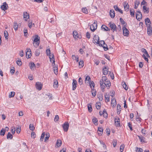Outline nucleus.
I'll return each mask as SVG.
<instances>
[{
    "instance_id": "obj_17",
    "label": "nucleus",
    "mask_w": 152,
    "mask_h": 152,
    "mask_svg": "<svg viewBox=\"0 0 152 152\" xmlns=\"http://www.w3.org/2000/svg\"><path fill=\"white\" fill-rule=\"evenodd\" d=\"M104 84L106 86L107 88H109L110 86H111V83L108 80H107L105 82H104Z\"/></svg>"
},
{
    "instance_id": "obj_34",
    "label": "nucleus",
    "mask_w": 152,
    "mask_h": 152,
    "mask_svg": "<svg viewBox=\"0 0 152 152\" xmlns=\"http://www.w3.org/2000/svg\"><path fill=\"white\" fill-rule=\"evenodd\" d=\"M45 135L46 137L45 138V142H47L49 139V138L50 137V134L48 133H46Z\"/></svg>"
},
{
    "instance_id": "obj_45",
    "label": "nucleus",
    "mask_w": 152,
    "mask_h": 152,
    "mask_svg": "<svg viewBox=\"0 0 152 152\" xmlns=\"http://www.w3.org/2000/svg\"><path fill=\"white\" fill-rule=\"evenodd\" d=\"M135 148L136 152H142L143 151V150L141 148L136 147Z\"/></svg>"
},
{
    "instance_id": "obj_60",
    "label": "nucleus",
    "mask_w": 152,
    "mask_h": 152,
    "mask_svg": "<svg viewBox=\"0 0 152 152\" xmlns=\"http://www.w3.org/2000/svg\"><path fill=\"white\" fill-rule=\"evenodd\" d=\"M138 137H139V139L140 140V141L141 142H144V138L142 136H138Z\"/></svg>"
},
{
    "instance_id": "obj_14",
    "label": "nucleus",
    "mask_w": 152,
    "mask_h": 152,
    "mask_svg": "<svg viewBox=\"0 0 152 152\" xmlns=\"http://www.w3.org/2000/svg\"><path fill=\"white\" fill-rule=\"evenodd\" d=\"M147 28L148 34L150 36L152 35V27L151 26L147 27Z\"/></svg>"
},
{
    "instance_id": "obj_36",
    "label": "nucleus",
    "mask_w": 152,
    "mask_h": 152,
    "mask_svg": "<svg viewBox=\"0 0 152 152\" xmlns=\"http://www.w3.org/2000/svg\"><path fill=\"white\" fill-rule=\"evenodd\" d=\"M140 2L139 1H136L135 2H134L135 4V7H134L135 9H136L137 8L138 6L140 4Z\"/></svg>"
},
{
    "instance_id": "obj_9",
    "label": "nucleus",
    "mask_w": 152,
    "mask_h": 152,
    "mask_svg": "<svg viewBox=\"0 0 152 152\" xmlns=\"http://www.w3.org/2000/svg\"><path fill=\"white\" fill-rule=\"evenodd\" d=\"M72 85V90H75L77 87V82L75 79H73Z\"/></svg>"
},
{
    "instance_id": "obj_1",
    "label": "nucleus",
    "mask_w": 152,
    "mask_h": 152,
    "mask_svg": "<svg viewBox=\"0 0 152 152\" xmlns=\"http://www.w3.org/2000/svg\"><path fill=\"white\" fill-rule=\"evenodd\" d=\"M33 45L36 48L38 47L40 43V37L38 35H35L32 37Z\"/></svg>"
},
{
    "instance_id": "obj_33",
    "label": "nucleus",
    "mask_w": 152,
    "mask_h": 152,
    "mask_svg": "<svg viewBox=\"0 0 152 152\" xmlns=\"http://www.w3.org/2000/svg\"><path fill=\"white\" fill-rule=\"evenodd\" d=\"M73 37L75 39H76L77 38H80V37H79L78 36H77L78 34V33L77 31H73Z\"/></svg>"
},
{
    "instance_id": "obj_20",
    "label": "nucleus",
    "mask_w": 152,
    "mask_h": 152,
    "mask_svg": "<svg viewBox=\"0 0 152 152\" xmlns=\"http://www.w3.org/2000/svg\"><path fill=\"white\" fill-rule=\"evenodd\" d=\"M110 14L112 18H113L115 16V13L113 10H111L110 11Z\"/></svg>"
},
{
    "instance_id": "obj_22",
    "label": "nucleus",
    "mask_w": 152,
    "mask_h": 152,
    "mask_svg": "<svg viewBox=\"0 0 152 152\" xmlns=\"http://www.w3.org/2000/svg\"><path fill=\"white\" fill-rule=\"evenodd\" d=\"M23 18H26L25 20H27V19H28L29 18V16L27 12H24L23 13Z\"/></svg>"
},
{
    "instance_id": "obj_27",
    "label": "nucleus",
    "mask_w": 152,
    "mask_h": 152,
    "mask_svg": "<svg viewBox=\"0 0 152 152\" xmlns=\"http://www.w3.org/2000/svg\"><path fill=\"white\" fill-rule=\"evenodd\" d=\"M121 107L119 104L117 105V113L119 114L120 113V112L121 110Z\"/></svg>"
},
{
    "instance_id": "obj_3",
    "label": "nucleus",
    "mask_w": 152,
    "mask_h": 152,
    "mask_svg": "<svg viewBox=\"0 0 152 152\" xmlns=\"http://www.w3.org/2000/svg\"><path fill=\"white\" fill-rule=\"evenodd\" d=\"M109 26L111 28V30L113 32L116 31V26L114 23H110Z\"/></svg>"
},
{
    "instance_id": "obj_46",
    "label": "nucleus",
    "mask_w": 152,
    "mask_h": 152,
    "mask_svg": "<svg viewBox=\"0 0 152 152\" xmlns=\"http://www.w3.org/2000/svg\"><path fill=\"white\" fill-rule=\"evenodd\" d=\"M88 108L89 112H91L92 111V108L91 105L90 104H88Z\"/></svg>"
},
{
    "instance_id": "obj_39",
    "label": "nucleus",
    "mask_w": 152,
    "mask_h": 152,
    "mask_svg": "<svg viewBox=\"0 0 152 152\" xmlns=\"http://www.w3.org/2000/svg\"><path fill=\"white\" fill-rule=\"evenodd\" d=\"M122 84L123 85V87L125 89V90H127L128 89V87L127 86L126 84L124 82L122 83Z\"/></svg>"
},
{
    "instance_id": "obj_12",
    "label": "nucleus",
    "mask_w": 152,
    "mask_h": 152,
    "mask_svg": "<svg viewBox=\"0 0 152 152\" xmlns=\"http://www.w3.org/2000/svg\"><path fill=\"white\" fill-rule=\"evenodd\" d=\"M145 22L147 27L151 26L150 25L151 24V23L150 19L148 18H147L145 19Z\"/></svg>"
},
{
    "instance_id": "obj_18",
    "label": "nucleus",
    "mask_w": 152,
    "mask_h": 152,
    "mask_svg": "<svg viewBox=\"0 0 152 152\" xmlns=\"http://www.w3.org/2000/svg\"><path fill=\"white\" fill-rule=\"evenodd\" d=\"M113 7L115 10L116 11H117L118 12H120L121 14H122L123 13L122 10L121 9H119L117 5H114Z\"/></svg>"
},
{
    "instance_id": "obj_28",
    "label": "nucleus",
    "mask_w": 152,
    "mask_h": 152,
    "mask_svg": "<svg viewBox=\"0 0 152 152\" xmlns=\"http://www.w3.org/2000/svg\"><path fill=\"white\" fill-rule=\"evenodd\" d=\"M35 67V66L33 62H31L30 66V67L31 69L32 70H34Z\"/></svg>"
},
{
    "instance_id": "obj_59",
    "label": "nucleus",
    "mask_w": 152,
    "mask_h": 152,
    "mask_svg": "<svg viewBox=\"0 0 152 152\" xmlns=\"http://www.w3.org/2000/svg\"><path fill=\"white\" fill-rule=\"evenodd\" d=\"M100 83L101 87L102 89H104L105 88V85L104 84V83Z\"/></svg>"
},
{
    "instance_id": "obj_41",
    "label": "nucleus",
    "mask_w": 152,
    "mask_h": 152,
    "mask_svg": "<svg viewBox=\"0 0 152 152\" xmlns=\"http://www.w3.org/2000/svg\"><path fill=\"white\" fill-rule=\"evenodd\" d=\"M13 27L14 28V29L16 31L18 29V25L17 23H14V25H13Z\"/></svg>"
},
{
    "instance_id": "obj_47",
    "label": "nucleus",
    "mask_w": 152,
    "mask_h": 152,
    "mask_svg": "<svg viewBox=\"0 0 152 152\" xmlns=\"http://www.w3.org/2000/svg\"><path fill=\"white\" fill-rule=\"evenodd\" d=\"M125 147V145L124 144L121 145L120 147V150L121 152H122Z\"/></svg>"
},
{
    "instance_id": "obj_31",
    "label": "nucleus",
    "mask_w": 152,
    "mask_h": 152,
    "mask_svg": "<svg viewBox=\"0 0 152 152\" xmlns=\"http://www.w3.org/2000/svg\"><path fill=\"white\" fill-rule=\"evenodd\" d=\"M15 94V93L14 91H11V92L9 94V97L10 98H11V97H13Z\"/></svg>"
},
{
    "instance_id": "obj_57",
    "label": "nucleus",
    "mask_w": 152,
    "mask_h": 152,
    "mask_svg": "<svg viewBox=\"0 0 152 152\" xmlns=\"http://www.w3.org/2000/svg\"><path fill=\"white\" fill-rule=\"evenodd\" d=\"M46 97L47 98H48L49 99H52V95L51 94H49L46 95Z\"/></svg>"
},
{
    "instance_id": "obj_13",
    "label": "nucleus",
    "mask_w": 152,
    "mask_h": 152,
    "mask_svg": "<svg viewBox=\"0 0 152 152\" xmlns=\"http://www.w3.org/2000/svg\"><path fill=\"white\" fill-rule=\"evenodd\" d=\"M49 58L50 59V61L51 62H52V66H53L55 65V58H54V55L53 54H52V56H49Z\"/></svg>"
},
{
    "instance_id": "obj_30",
    "label": "nucleus",
    "mask_w": 152,
    "mask_h": 152,
    "mask_svg": "<svg viewBox=\"0 0 152 152\" xmlns=\"http://www.w3.org/2000/svg\"><path fill=\"white\" fill-rule=\"evenodd\" d=\"M34 26L35 25L34 23L32 24V22L31 20H29L28 22V26L30 28H31L32 25Z\"/></svg>"
},
{
    "instance_id": "obj_16",
    "label": "nucleus",
    "mask_w": 152,
    "mask_h": 152,
    "mask_svg": "<svg viewBox=\"0 0 152 152\" xmlns=\"http://www.w3.org/2000/svg\"><path fill=\"white\" fill-rule=\"evenodd\" d=\"M115 124L116 126H118L120 125V119L118 117H117L115 119Z\"/></svg>"
},
{
    "instance_id": "obj_6",
    "label": "nucleus",
    "mask_w": 152,
    "mask_h": 152,
    "mask_svg": "<svg viewBox=\"0 0 152 152\" xmlns=\"http://www.w3.org/2000/svg\"><path fill=\"white\" fill-rule=\"evenodd\" d=\"M99 37L97 35H95L93 39V42L96 44L99 43Z\"/></svg>"
},
{
    "instance_id": "obj_62",
    "label": "nucleus",
    "mask_w": 152,
    "mask_h": 152,
    "mask_svg": "<svg viewBox=\"0 0 152 152\" xmlns=\"http://www.w3.org/2000/svg\"><path fill=\"white\" fill-rule=\"evenodd\" d=\"M141 132L143 136H145L146 134V130L144 129H142Z\"/></svg>"
},
{
    "instance_id": "obj_61",
    "label": "nucleus",
    "mask_w": 152,
    "mask_h": 152,
    "mask_svg": "<svg viewBox=\"0 0 152 152\" xmlns=\"http://www.w3.org/2000/svg\"><path fill=\"white\" fill-rule=\"evenodd\" d=\"M4 34L5 38L6 39H7V37L8 36V34L7 32L6 31H4Z\"/></svg>"
},
{
    "instance_id": "obj_51",
    "label": "nucleus",
    "mask_w": 152,
    "mask_h": 152,
    "mask_svg": "<svg viewBox=\"0 0 152 152\" xmlns=\"http://www.w3.org/2000/svg\"><path fill=\"white\" fill-rule=\"evenodd\" d=\"M45 134L44 132H43L41 135V137L40 138V140L41 141H43V140L44 138L45 137Z\"/></svg>"
},
{
    "instance_id": "obj_5",
    "label": "nucleus",
    "mask_w": 152,
    "mask_h": 152,
    "mask_svg": "<svg viewBox=\"0 0 152 152\" xmlns=\"http://www.w3.org/2000/svg\"><path fill=\"white\" fill-rule=\"evenodd\" d=\"M26 56L27 58H29L31 56V50L30 48H27L26 50Z\"/></svg>"
},
{
    "instance_id": "obj_8",
    "label": "nucleus",
    "mask_w": 152,
    "mask_h": 152,
    "mask_svg": "<svg viewBox=\"0 0 152 152\" xmlns=\"http://www.w3.org/2000/svg\"><path fill=\"white\" fill-rule=\"evenodd\" d=\"M8 8V6L6 2H4L3 4V5H1V8L4 11L7 10Z\"/></svg>"
},
{
    "instance_id": "obj_64",
    "label": "nucleus",
    "mask_w": 152,
    "mask_h": 152,
    "mask_svg": "<svg viewBox=\"0 0 152 152\" xmlns=\"http://www.w3.org/2000/svg\"><path fill=\"white\" fill-rule=\"evenodd\" d=\"M107 45L106 44H104L103 46H102V47H103V48H104V50L105 51H107L108 50V48L107 47Z\"/></svg>"
},
{
    "instance_id": "obj_43",
    "label": "nucleus",
    "mask_w": 152,
    "mask_h": 152,
    "mask_svg": "<svg viewBox=\"0 0 152 152\" xmlns=\"http://www.w3.org/2000/svg\"><path fill=\"white\" fill-rule=\"evenodd\" d=\"M13 136L10 132H9L7 136V139H12V138Z\"/></svg>"
},
{
    "instance_id": "obj_58",
    "label": "nucleus",
    "mask_w": 152,
    "mask_h": 152,
    "mask_svg": "<svg viewBox=\"0 0 152 152\" xmlns=\"http://www.w3.org/2000/svg\"><path fill=\"white\" fill-rule=\"evenodd\" d=\"M113 145L114 147H115L117 143V141L116 140H114L113 142Z\"/></svg>"
},
{
    "instance_id": "obj_54",
    "label": "nucleus",
    "mask_w": 152,
    "mask_h": 152,
    "mask_svg": "<svg viewBox=\"0 0 152 152\" xmlns=\"http://www.w3.org/2000/svg\"><path fill=\"white\" fill-rule=\"evenodd\" d=\"M29 128L30 130L31 131H33L34 130L35 127H34L33 125L30 124L29 125Z\"/></svg>"
},
{
    "instance_id": "obj_25",
    "label": "nucleus",
    "mask_w": 152,
    "mask_h": 152,
    "mask_svg": "<svg viewBox=\"0 0 152 152\" xmlns=\"http://www.w3.org/2000/svg\"><path fill=\"white\" fill-rule=\"evenodd\" d=\"M111 104L112 106L114 107L116 104V101L115 99H113L111 100Z\"/></svg>"
},
{
    "instance_id": "obj_53",
    "label": "nucleus",
    "mask_w": 152,
    "mask_h": 152,
    "mask_svg": "<svg viewBox=\"0 0 152 152\" xmlns=\"http://www.w3.org/2000/svg\"><path fill=\"white\" fill-rule=\"evenodd\" d=\"M5 132V130L4 129H2L1 131L0 134L1 135L4 136Z\"/></svg>"
},
{
    "instance_id": "obj_40",
    "label": "nucleus",
    "mask_w": 152,
    "mask_h": 152,
    "mask_svg": "<svg viewBox=\"0 0 152 152\" xmlns=\"http://www.w3.org/2000/svg\"><path fill=\"white\" fill-rule=\"evenodd\" d=\"M82 12L85 14H87L88 13L87 9L86 7H84L82 9Z\"/></svg>"
},
{
    "instance_id": "obj_37",
    "label": "nucleus",
    "mask_w": 152,
    "mask_h": 152,
    "mask_svg": "<svg viewBox=\"0 0 152 152\" xmlns=\"http://www.w3.org/2000/svg\"><path fill=\"white\" fill-rule=\"evenodd\" d=\"M91 89L92 90H93L94 88V83L93 82H92L91 83H89Z\"/></svg>"
},
{
    "instance_id": "obj_21",
    "label": "nucleus",
    "mask_w": 152,
    "mask_h": 152,
    "mask_svg": "<svg viewBox=\"0 0 152 152\" xmlns=\"http://www.w3.org/2000/svg\"><path fill=\"white\" fill-rule=\"evenodd\" d=\"M53 87L55 88H57L58 86V82L57 80L55 79L54 80Z\"/></svg>"
},
{
    "instance_id": "obj_23",
    "label": "nucleus",
    "mask_w": 152,
    "mask_h": 152,
    "mask_svg": "<svg viewBox=\"0 0 152 152\" xmlns=\"http://www.w3.org/2000/svg\"><path fill=\"white\" fill-rule=\"evenodd\" d=\"M62 144V142L61 140H58L56 142V147L57 146V147H60Z\"/></svg>"
},
{
    "instance_id": "obj_24",
    "label": "nucleus",
    "mask_w": 152,
    "mask_h": 152,
    "mask_svg": "<svg viewBox=\"0 0 152 152\" xmlns=\"http://www.w3.org/2000/svg\"><path fill=\"white\" fill-rule=\"evenodd\" d=\"M108 79H107V77L106 76H102V79L100 80V83H101L102 84V83H104L105 82L108 80Z\"/></svg>"
},
{
    "instance_id": "obj_10",
    "label": "nucleus",
    "mask_w": 152,
    "mask_h": 152,
    "mask_svg": "<svg viewBox=\"0 0 152 152\" xmlns=\"http://www.w3.org/2000/svg\"><path fill=\"white\" fill-rule=\"evenodd\" d=\"M62 127L64 129V131L67 132L68 129L69 125L68 123H64L62 126Z\"/></svg>"
},
{
    "instance_id": "obj_55",
    "label": "nucleus",
    "mask_w": 152,
    "mask_h": 152,
    "mask_svg": "<svg viewBox=\"0 0 152 152\" xmlns=\"http://www.w3.org/2000/svg\"><path fill=\"white\" fill-rule=\"evenodd\" d=\"M92 121L93 123L95 125H96L97 124V122L98 121L96 118H94L92 120Z\"/></svg>"
},
{
    "instance_id": "obj_35",
    "label": "nucleus",
    "mask_w": 152,
    "mask_h": 152,
    "mask_svg": "<svg viewBox=\"0 0 152 152\" xmlns=\"http://www.w3.org/2000/svg\"><path fill=\"white\" fill-rule=\"evenodd\" d=\"M53 69L54 72V73L56 75L58 73L57 67L53 66Z\"/></svg>"
},
{
    "instance_id": "obj_7",
    "label": "nucleus",
    "mask_w": 152,
    "mask_h": 152,
    "mask_svg": "<svg viewBox=\"0 0 152 152\" xmlns=\"http://www.w3.org/2000/svg\"><path fill=\"white\" fill-rule=\"evenodd\" d=\"M136 17L137 19L140 20L142 18V13L140 12L137 11L136 13Z\"/></svg>"
},
{
    "instance_id": "obj_42",
    "label": "nucleus",
    "mask_w": 152,
    "mask_h": 152,
    "mask_svg": "<svg viewBox=\"0 0 152 152\" xmlns=\"http://www.w3.org/2000/svg\"><path fill=\"white\" fill-rule=\"evenodd\" d=\"M79 66L80 68L82 67L84 65V62L83 61H80L79 63Z\"/></svg>"
},
{
    "instance_id": "obj_48",
    "label": "nucleus",
    "mask_w": 152,
    "mask_h": 152,
    "mask_svg": "<svg viewBox=\"0 0 152 152\" xmlns=\"http://www.w3.org/2000/svg\"><path fill=\"white\" fill-rule=\"evenodd\" d=\"M130 14L132 16H134V11L133 9H130Z\"/></svg>"
},
{
    "instance_id": "obj_56",
    "label": "nucleus",
    "mask_w": 152,
    "mask_h": 152,
    "mask_svg": "<svg viewBox=\"0 0 152 152\" xmlns=\"http://www.w3.org/2000/svg\"><path fill=\"white\" fill-rule=\"evenodd\" d=\"M103 116L105 118H106L107 117V114L106 111L104 110L103 111Z\"/></svg>"
},
{
    "instance_id": "obj_26",
    "label": "nucleus",
    "mask_w": 152,
    "mask_h": 152,
    "mask_svg": "<svg viewBox=\"0 0 152 152\" xmlns=\"http://www.w3.org/2000/svg\"><path fill=\"white\" fill-rule=\"evenodd\" d=\"M143 9L144 12L145 13H148L149 12L148 9L145 6H144L143 7Z\"/></svg>"
},
{
    "instance_id": "obj_15",
    "label": "nucleus",
    "mask_w": 152,
    "mask_h": 152,
    "mask_svg": "<svg viewBox=\"0 0 152 152\" xmlns=\"http://www.w3.org/2000/svg\"><path fill=\"white\" fill-rule=\"evenodd\" d=\"M103 74L104 75H106L108 72V69L107 66H105L102 69Z\"/></svg>"
},
{
    "instance_id": "obj_49",
    "label": "nucleus",
    "mask_w": 152,
    "mask_h": 152,
    "mask_svg": "<svg viewBox=\"0 0 152 152\" xmlns=\"http://www.w3.org/2000/svg\"><path fill=\"white\" fill-rule=\"evenodd\" d=\"M104 44V41L101 40L99 41V43L98 44L99 45V46H101L102 47Z\"/></svg>"
},
{
    "instance_id": "obj_38",
    "label": "nucleus",
    "mask_w": 152,
    "mask_h": 152,
    "mask_svg": "<svg viewBox=\"0 0 152 152\" xmlns=\"http://www.w3.org/2000/svg\"><path fill=\"white\" fill-rule=\"evenodd\" d=\"M91 80V78L89 76H87L85 78V82H87L88 83L89 82H90Z\"/></svg>"
},
{
    "instance_id": "obj_11",
    "label": "nucleus",
    "mask_w": 152,
    "mask_h": 152,
    "mask_svg": "<svg viewBox=\"0 0 152 152\" xmlns=\"http://www.w3.org/2000/svg\"><path fill=\"white\" fill-rule=\"evenodd\" d=\"M36 87L37 89L40 90L42 89V85L40 82H37L36 83Z\"/></svg>"
},
{
    "instance_id": "obj_50",
    "label": "nucleus",
    "mask_w": 152,
    "mask_h": 152,
    "mask_svg": "<svg viewBox=\"0 0 152 152\" xmlns=\"http://www.w3.org/2000/svg\"><path fill=\"white\" fill-rule=\"evenodd\" d=\"M101 106V103L100 102H99L96 103V108L97 109H100Z\"/></svg>"
},
{
    "instance_id": "obj_4",
    "label": "nucleus",
    "mask_w": 152,
    "mask_h": 152,
    "mask_svg": "<svg viewBox=\"0 0 152 152\" xmlns=\"http://www.w3.org/2000/svg\"><path fill=\"white\" fill-rule=\"evenodd\" d=\"M123 35L126 37H128L129 35V31L125 26H124L123 28Z\"/></svg>"
},
{
    "instance_id": "obj_52",
    "label": "nucleus",
    "mask_w": 152,
    "mask_h": 152,
    "mask_svg": "<svg viewBox=\"0 0 152 152\" xmlns=\"http://www.w3.org/2000/svg\"><path fill=\"white\" fill-rule=\"evenodd\" d=\"M103 129L101 128H99L98 130V132L99 134H102L103 133Z\"/></svg>"
},
{
    "instance_id": "obj_2",
    "label": "nucleus",
    "mask_w": 152,
    "mask_h": 152,
    "mask_svg": "<svg viewBox=\"0 0 152 152\" xmlns=\"http://www.w3.org/2000/svg\"><path fill=\"white\" fill-rule=\"evenodd\" d=\"M97 28V22L95 21L90 26V28L91 31L94 32Z\"/></svg>"
},
{
    "instance_id": "obj_63",
    "label": "nucleus",
    "mask_w": 152,
    "mask_h": 152,
    "mask_svg": "<svg viewBox=\"0 0 152 152\" xmlns=\"http://www.w3.org/2000/svg\"><path fill=\"white\" fill-rule=\"evenodd\" d=\"M36 134L34 132H32L31 133V137L34 138L36 137Z\"/></svg>"
},
{
    "instance_id": "obj_29",
    "label": "nucleus",
    "mask_w": 152,
    "mask_h": 152,
    "mask_svg": "<svg viewBox=\"0 0 152 152\" xmlns=\"http://www.w3.org/2000/svg\"><path fill=\"white\" fill-rule=\"evenodd\" d=\"M105 102H107L110 101L109 96L107 93L105 95Z\"/></svg>"
},
{
    "instance_id": "obj_32",
    "label": "nucleus",
    "mask_w": 152,
    "mask_h": 152,
    "mask_svg": "<svg viewBox=\"0 0 152 152\" xmlns=\"http://www.w3.org/2000/svg\"><path fill=\"white\" fill-rule=\"evenodd\" d=\"M101 28L102 29H104V30L106 31H109L110 30V29H109L105 25H102L101 26Z\"/></svg>"
},
{
    "instance_id": "obj_19",
    "label": "nucleus",
    "mask_w": 152,
    "mask_h": 152,
    "mask_svg": "<svg viewBox=\"0 0 152 152\" xmlns=\"http://www.w3.org/2000/svg\"><path fill=\"white\" fill-rule=\"evenodd\" d=\"M124 6L125 11H128L129 8V6L128 3L124 2Z\"/></svg>"
},
{
    "instance_id": "obj_44",
    "label": "nucleus",
    "mask_w": 152,
    "mask_h": 152,
    "mask_svg": "<svg viewBox=\"0 0 152 152\" xmlns=\"http://www.w3.org/2000/svg\"><path fill=\"white\" fill-rule=\"evenodd\" d=\"M46 53L48 56H52V54H51L50 53V49H47L46 50Z\"/></svg>"
}]
</instances>
